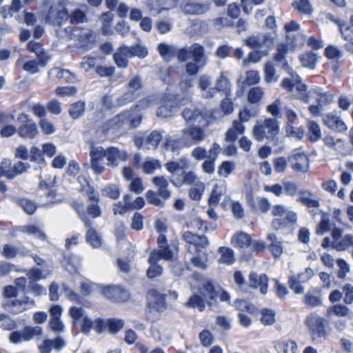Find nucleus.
<instances>
[{
	"instance_id": "nucleus-1",
	"label": "nucleus",
	"mask_w": 353,
	"mask_h": 353,
	"mask_svg": "<svg viewBox=\"0 0 353 353\" xmlns=\"http://www.w3.org/2000/svg\"><path fill=\"white\" fill-rule=\"evenodd\" d=\"M207 135L205 130L199 125H188L181 130L180 139L166 136L163 147L166 150L175 151L182 147H190L203 141Z\"/></svg>"
},
{
	"instance_id": "nucleus-2",
	"label": "nucleus",
	"mask_w": 353,
	"mask_h": 353,
	"mask_svg": "<svg viewBox=\"0 0 353 353\" xmlns=\"http://www.w3.org/2000/svg\"><path fill=\"white\" fill-rule=\"evenodd\" d=\"M125 325L124 321L118 318H97L94 320L85 318L83 322L84 329H93L97 331H120L126 328Z\"/></svg>"
},
{
	"instance_id": "nucleus-3",
	"label": "nucleus",
	"mask_w": 353,
	"mask_h": 353,
	"mask_svg": "<svg viewBox=\"0 0 353 353\" xmlns=\"http://www.w3.org/2000/svg\"><path fill=\"white\" fill-rule=\"evenodd\" d=\"M279 131L278 121L275 119H267L253 127L252 134L257 141H262L265 139H274Z\"/></svg>"
},
{
	"instance_id": "nucleus-4",
	"label": "nucleus",
	"mask_w": 353,
	"mask_h": 353,
	"mask_svg": "<svg viewBox=\"0 0 353 353\" xmlns=\"http://www.w3.org/2000/svg\"><path fill=\"white\" fill-rule=\"evenodd\" d=\"M73 207L85 227L89 228L86 233V241L94 248H100L102 245V238L94 229L91 228L92 223L85 214L83 204L76 201L73 203Z\"/></svg>"
},
{
	"instance_id": "nucleus-5",
	"label": "nucleus",
	"mask_w": 353,
	"mask_h": 353,
	"mask_svg": "<svg viewBox=\"0 0 353 353\" xmlns=\"http://www.w3.org/2000/svg\"><path fill=\"white\" fill-rule=\"evenodd\" d=\"M43 16L46 23L54 26H61L69 18L68 10L59 2L51 3Z\"/></svg>"
},
{
	"instance_id": "nucleus-6",
	"label": "nucleus",
	"mask_w": 353,
	"mask_h": 353,
	"mask_svg": "<svg viewBox=\"0 0 353 353\" xmlns=\"http://www.w3.org/2000/svg\"><path fill=\"white\" fill-rule=\"evenodd\" d=\"M190 101V97L176 100L172 96H165L157 110V116L161 118L170 117L178 111L180 106L185 105Z\"/></svg>"
},
{
	"instance_id": "nucleus-7",
	"label": "nucleus",
	"mask_w": 353,
	"mask_h": 353,
	"mask_svg": "<svg viewBox=\"0 0 353 353\" xmlns=\"http://www.w3.org/2000/svg\"><path fill=\"white\" fill-rule=\"evenodd\" d=\"M176 55L181 62L192 59L194 61L201 63V65L205 64L206 60L204 48L199 43H194L190 47L179 49L176 52Z\"/></svg>"
},
{
	"instance_id": "nucleus-8",
	"label": "nucleus",
	"mask_w": 353,
	"mask_h": 353,
	"mask_svg": "<svg viewBox=\"0 0 353 353\" xmlns=\"http://www.w3.org/2000/svg\"><path fill=\"white\" fill-rule=\"evenodd\" d=\"M180 10L186 15H203L211 9V3L197 0H183L179 5Z\"/></svg>"
},
{
	"instance_id": "nucleus-9",
	"label": "nucleus",
	"mask_w": 353,
	"mask_h": 353,
	"mask_svg": "<svg viewBox=\"0 0 353 353\" xmlns=\"http://www.w3.org/2000/svg\"><path fill=\"white\" fill-rule=\"evenodd\" d=\"M90 168L95 174H101L105 171V167L103 159L105 158V149L101 146H97L94 142L90 143Z\"/></svg>"
},
{
	"instance_id": "nucleus-10",
	"label": "nucleus",
	"mask_w": 353,
	"mask_h": 353,
	"mask_svg": "<svg viewBox=\"0 0 353 353\" xmlns=\"http://www.w3.org/2000/svg\"><path fill=\"white\" fill-rule=\"evenodd\" d=\"M64 31L71 39L77 41L82 46H86L87 44L92 43L95 40L92 30L89 28L68 26L65 28Z\"/></svg>"
},
{
	"instance_id": "nucleus-11",
	"label": "nucleus",
	"mask_w": 353,
	"mask_h": 353,
	"mask_svg": "<svg viewBox=\"0 0 353 353\" xmlns=\"http://www.w3.org/2000/svg\"><path fill=\"white\" fill-rule=\"evenodd\" d=\"M101 292L107 299L114 303L124 302L130 299L129 292L119 285L103 286Z\"/></svg>"
},
{
	"instance_id": "nucleus-12",
	"label": "nucleus",
	"mask_w": 353,
	"mask_h": 353,
	"mask_svg": "<svg viewBox=\"0 0 353 353\" xmlns=\"http://www.w3.org/2000/svg\"><path fill=\"white\" fill-rule=\"evenodd\" d=\"M288 161L292 168L297 173H305L309 170V159L301 149L294 150Z\"/></svg>"
},
{
	"instance_id": "nucleus-13",
	"label": "nucleus",
	"mask_w": 353,
	"mask_h": 353,
	"mask_svg": "<svg viewBox=\"0 0 353 353\" xmlns=\"http://www.w3.org/2000/svg\"><path fill=\"white\" fill-rule=\"evenodd\" d=\"M314 273L312 269L307 268L303 272H299L297 275H292L289 279V285L295 294H303L305 288L302 283L310 281Z\"/></svg>"
},
{
	"instance_id": "nucleus-14",
	"label": "nucleus",
	"mask_w": 353,
	"mask_h": 353,
	"mask_svg": "<svg viewBox=\"0 0 353 353\" xmlns=\"http://www.w3.org/2000/svg\"><path fill=\"white\" fill-rule=\"evenodd\" d=\"M181 116L187 125L203 124L206 121V114L195 107L185 108L181 112Z\"/></svg>"
},
{
	"instance_id": "nucleus-15",
	"label": "nucleus",
	"mask_w": 353,
	"mask_h": 353,
	"mask_svg": "<svg viewBox=\"0 0 353 353\" xmlns=\"http://www.w3.org/2000/svg\"><path fill=\"white\" fill-rule=\"evenodd\" d=\"M17 120L22 124L18 130V134L21 137L26 139H33L38 133L35 123L29 119L28 115L22 113L19 115Z\"/></svg>"
},
{
	"instance_id": "nucleus-16",
	"label": "nucleus",
	"mask_w": 353,
	"mask_h": 353,
	"mask_svg": "<svg viewBox=\"0 0 353 353\" xmlns=\"http://www.w3.org/2000/svg\"><path fill=\"white\" fill-rule=\"evenodd\" d=\"M107 165L112 168H117L121 162L125 161L128 154L125 150H119L115 147H110L105 150Z\"/></svg>"
},
{
	"instance_id": "nucleus-17",
	"label": "nucleus",
	"mask_w": 353,
	"mask_h": 353,
	"mask_svg": "<svg viewBox=\"0 0 353 353\" xmlns=\"http://www.w3.org/2000/svg\"><path fill=\"white\" fill-rule=\"evenodd\" d=\"M288 52V46L285 44L281 43L277 46L276 52L274 54L273 59L275 61L282 63L283 70L294 78L298 79V74L290 68L286 60V54Z\"/></svg>"
},
{
	"instance_id": "nucleus-18",
	"label": "nucleus",
	"mask_w": 353,
	"mask_h": 353,
	"mask_svg": "<svg viewBox=\"0 0 353 353\" xmlns=\"http://www.w3.org/2000/svg\"><path fill=\"white\" fill-rule=\"evenodd\" d=\"M221 148L217 143H214L208 150V154L205 161L201 165L203 172L212 174L214 172V162L220 153Z\"/></svg>"
},
{
	"instance_id": "nucleus-19",
	"label": "nucleus",
	"mask_w": 353,
	"mask_h": 353,
	"mask_svg": "<svg viewBox=\"0 0 353 353\" xmlns=\"http://www.w3.org/2000/svg\"><path fill=\"white\" fill-rule=\"evenodd\" d=\"M183 239L188 244L195 246L198 252L200 249L205 248L209 244L208 238L204 235H197L190 231L183 233Z\"/></svg>"
},
{
	"instance_id": "nucleus-20",
	"label": "nucleus",
	"mask_w": 353,
	"mask_h": 353,
	"mask_svg": "<svg viewBox=\"0 0 353 353\" xmlns=\"http://www.w3.org/2000/svg\"><path fill=\"white\" fill-rule=\"evenodd\" d=\"M200 181L196 174L192 171L183 172L181 176H172L170 178L171 183L177 188H180L183 185H190L192 186Z\"/></svg>"
},
{
	"instance_id": "nucleus-21",
	"label": "nucleus",
	"mask_w": 353,
	"mask_h": 353,
	"mask_svg": "<svg viewBox=\"0 0 353 353\" xmlns=\"http://www.w3.org/2000/svg\"><path fill=\"white\" fill-rule=\"evenodd\" d=\"M130 117V112H124L108 120L101 125L103 131H108L110 128H119L128 125Z\"/></svg>"
},
{
	"instance_id": "nucleus-22",
	"label": "nucleus",
	"mask_w": 353,
	"mask_h": 353,
	"mask_svg": "<svg viewBox=\"0 0 353 353\" xmlns=\"http://www.w3.org/2000/svg\"><path fill=\"white\" fill-rule=\"evenodd\" d=\"M268 282V276L264 274L259 275L255 272H251L249 275L248 286L253 289L259 288L263 294L267 293Z\"/></svg>"
},
{
	"instance_id": "nucleus-23",
	"label": "nucleus",
	"mask_w": 353,
	"mask_h": 353,
	"mask_svg": "<svg viewBox=\"0 0 353 353\" xmlns=\"http://www.w3.org/2000/svg\"><path fill=\"white\" fill-rule=\"evenodd\" d=\"M66 345L65 341L60 336H57L54 339H45L43 341L41 344L39 345V350L40 353H50L51 350L59 352Z\"/></svg>"
},
{
	"instance_id": "nucleus-24",
	"label": "nucleus",
	"mask_w": 353,
	"mask_h": 353,
	"mask_svg": "<svg viewBox=\"0 0 353 353\" xmlns=\"http://www.w3.org/2000/svg\"><path fill=\"white\" fill-rule=\"evenodd\" d=\"M229 73L223 71L217 77L215 83V92H221L225 97H230L232 83L229 80Z\"/></svg>"
},
{
	"instance_id": "nucleus-25",
	"label": "nucleus",
	"mask_w": 353,
	"mask_h": 353,
	"mask_svg": "<svg viewBox=\"0 0 353 353\" xmlns=\"http://www.w3.org/2000/svg\"><path fill=\"white\" fill-rule=\"evenodd\" d=\"M323 123L328 128L336 132H343L347 129L340 117L333 112L325 115Z\"/></svg>"
},
{
	"instance_id": "nucleus-26",
	"label": "nucleus",
	"mask_w": 353,
	"mask_h": 353,
	"mask_svg": "<svg viewBox=\"0 0 353 353\" xmlns=\"http://www.w3.org/2000/svg\"><path fill=\"white\" fill-rule=\"evenodd\" d=\"M227 185L225 181H217L212 190L210 196L208 199V205L209 206H215L216 205L221 196H223L226 193Z\"/></svg>"
},
{
	"instance_id": "nucleus-27",
	"label": "nucleus",
	"mask_w": 353,
	"mask_h": 353,
	"mask_svg": "<svg viewBox=\"0 0 353 353\" xmlns=\"http://www.w3.org/2000/svg\"><path fill=\"white\" fill-rule=\"evenodd\" d=\"M148 305L152 310L161 312L165 306V299L155 290H150L147 294Z\"/></svg>"
},
{
	"instance_id": "nucleus-28",
	"label": "nucleus",
	"mask_w": 353,
	"mask_h": 353,
	"mask_svg": "<svg viewBox=\"0 0 353 353\" xmlns=\"http://www.w3.org/2000/svg\"><path fill=\"white\" fill-rule=\"evenodd\" d=\"M198 292L210 303L217 296V293L214 290V283L209 279H205L201 282V286L198 289Z\"/></svg>"
},
{
	"instance_id": "nucleus-29",
	"label": "nucleus",
	"mask_w": 353,
	"mask_h": 353,
	"mask_svg": "<svg viewBox=\"0 0 353 353\" xmlns=\"http://www.w3.org/2000/svg\"><path fill=\"white\" fill-rule=\"evenodd\" d=\"M245 131V126L239 121H233L232 126L225 134V141L228 143H234L238 135L243 134Z\"/></svg>"
},
{
	"instance_id": "nucleus-30",
	"label": "nucleus",
	"mask_w": 353,
	"mask_h": 353,
	"mask_svg": "<svg viewBox=\"0 0 353 353\" xmlns=\"http://www.w3.org/2000/svg\"><path fill=\"white\" fill-rule=\"evenodd\" d=\"M212 84V78L208 74L200 76L199 80V88L201 91V94L206 99L212 98L215 94L214 88H210Z\"/></svg>"
},
{
	"instance_id": "nucleus-31",
	"label": "nucleus",
	"mask_w": 353,
	"mask_h": 353,
	"mask_svg": "<svg viewBox=\"0 0 353 353\" xmlns=\"http://www.w3.org/2000/svg\"><path fill=\"white\" fill-rule=\"evenodd\" d=\"M327 324L326 320L315 313L310 314L306 320V325L312 331H324Z\"/></svg>"
},
{
	"instance_id": "nucleus-32",
	"label": "nucleus",
	"mask_w": 353,
	"mask_h": 353,
	"mask_svg": "<svg viewBox=\"0 0 353 353\" xmlns=\"http://www.w3.org/2000/svg\"><path fill=\"white\" fill-rule=\"evenodd\" d=\"M267 240L269 242L268 247L270 252L275 258H279L283 252V241L273 233L267 236Z\"/></svg>"
},
{
	"instance_id": "nucleus-33",
	"label": "nucleus",
	"mask_w": 353,
	"mask_h": 353,
	"mask_svg": "<svg viewBox=\"0 0 353 353\" xmlns=\"http://www.w3.org/2000/svg\"><path fill=\"white\" fill-rule=\"evenodd\" d=\"M152 183L158 188L161 197L166 200L171 196L170 192L168 190V182L165 176H154L152 178Z\"/></svg>"
},
{
	"instance_id": "nucleus-34",
	"label": "nucleus",
	"mask_w": 353,
	"mask_h": 353,
	"mask_svg": "<svg viewBox=\"0 0 353 353\" xmlns=\"http://www.w3.org/2000/svg\"><path fill=\"white\" fill-rule=\"evenodd\" d=\"M125 45L120 46L113 54V61L116 65L120 68H126L128 65V55Z\"/></svg>"
},
{
	"instance_id": "nucleus-35",
	"label": "nucleus",
	"mask_w": 353,
	"mask_h": 353,
	"mask_svg": "<svg viewBox=\"0 0 353 353\" xmlns=\"http://www.w3.org/2000/svg\"><path fill=\"white\" fill-rule=\"evenodd\" d=\"M125 49L129 57H137L139 59H144L148 55V48L140 41L130 46H125Z\"/></svg>"
},
{
	"instance_id": "nucleus-36",
	"label": "nucleus",
	"mask_w": 353,
	"mask_h": 353,
	"mask_svg": "<svg viewBox=\"0 0 353 353\" xmlns=\"http://www.w3.org/2000/svg\"><path fill=\"white\" fill-rule=\"evenodd\" d=\"M89 200L92 203L88 206V213L93 218H97L101 216V210L97 203L99 201L98 195H97L93 190L89 187L88 190Z\"/></svg>"
},
{
	"instance_id": "nucleus-37",
	"label": "nucleus",
	"mask_w": 353,
	"mask_h": 353,
	"mask_svg": "<svg viewBox=\"0 0 353 353\" xmlns=\"http://www.w3.org/2000/svg\"><path fill=\"white\" fill-rule=\"evenodd\" d=\"M190 161L185 157L180 158L176 161H172L165 164V168L171 174L178 170H183L189 167Z\"/></svg>"
},
{
	"instance_id": "nucleus-38",
	"label": "nucleus",
	"mask_w": 353,
	"mask_h": 353,
	"mask_svg": "<svg viewBox=\"0 0 353 353\" xmlns=\"http://www.w3.org/2000/svg\"><path fill=\"white\" fill-rule=\"evenodd\" d=\"M268 38V35L265 34H258L248 37L244 40V44L250 48H259L265 45Z\"/></svg>"
},
{
	"instance_id": "nucleus-39",
	"label": "nucleus",
	"mask_w": 353,
	"mask_h": 353,
	"mask_svg": "<svg viewBox=\"0 0 353 353\" xmlns=\"http://www.w3.org/2000/svg\"><path fill=\"white\" fill-rule=\"evenodd\" d=\"M264 81L267 83L277 81L280 76L277 74L274 64L268 61L263 66Z\"/></svg>"
},
{
	"instance_id": "nucleus-40",
	"label": "nucleus",
	"mask_w": 353,
	"mask_h": 353,
	"mask_svg": "<svg viewBox=\"0 0 353 353\" xmlns=\"http://www.w3.org/2000/svg\"><path fill=\"white\" fill-rule=\"evenodd\" d=\"M173 256L172 252L169 249L168 246L159 248L158 250H154L150 254V261L156 260L159 261L160 259L170 261Z\"/></svg>"
},
{
	"instance_id": "nucleus-41",
	"label": "nucleus",
	"mask_w": 353,
	"mask_h": 353,
	"mask_svg": "<svg viewBox=\"0 0 353 353\" xmlns=\"http://www.w3.org/2000/svg\"><path fill=\"white\" fill-rule=\"evenodd\" d=\"M292 6L301 14L311 15L313 12L312 5L309 0H295L292 3Z\"/></svg>"
},
{
	"instance_id": "nucleus-42",
	"label": "nucleus",
	"mask_w": 353,
	"mask_h": 353,
	"mask_svg": "<svg viewBox=\"0 0 353 353\" xmlns=\"http://www.w3.org/2000/svg\"><path fill=\"white\" fill-rule=\"evenodd\" d=\"M64 265L66 271L70 273L76 272L80 266L79 258L74 254L66 252L64 254Z\"/></svg>"
},
{
	"instance_id": "nucleus-43",
	"label": "nucleus",
	"mask_w": 353,
	"mask_h": 353,
	"mask_svg": "<svg viewBox=\"0 0 353 353\" xmlns=\"http://www.w3.org/2000/svg\"><path fill=\"white\" fill-rule=\"evenodd\" d=\"M70 316L72 319V323L75 324L78 321L82 319V331H89L91 329H84L83 322L85 318H89L85 315V310L81 307L72 306L68 311Z\"/></svg>"
},
{
	"instance_id": "nucleus-44",
	"label": "nucleus",
	"mask_w": 353,
	"mask_h": 353,
	"mask_svg": "<svg viewBox=\"0 0 353 353\" xmlns=\"http://www.w3.org/2000/svg\"><path fill=\"white\" fill-rule=\"evenodd\" d=\"M250 236L243 232H239L236 233L232 238V245L238 248L248 247L250 244Z\"/></svg>"
},
{
	"instance_id": "nucleus-45",
	"label": "nucleus",
	"mask_w": 353,
	"mask_h": 353,
	"mask_svg": "<svg viewBox=\"0 0 353 353\" xmlns=\"http://www.w3.org/2000/svg\"><path fill=\"white\" fill-rule=\"evenodd\" d=\"M297 201L308 208H316L319 205V200L314 197L310 192H301Z\"/></svg>"
},
{
	"instance_id": "nucleus-46",
	"label": "nucleus",
	"mask_w": 353,
	"mask_h": 353,
	"mask_svg": "<svg viewBox=\"0 0 353 353\" xmlns=\"http://www.w3.org/2000/svg\"><path fill=\"white\" fill-rule=\"evenodd\" d=\"M161 168L160 161L154 158H146L141 165V169L146 174H152L156 170Z\"/></svg>"
},
{
	"instance_id": "nucleus-47",
	"label": "nucleus",
	"mask_w": 353,
	"mask_h": 353,
	"mask_svg": "<svg viewBox=\"0 0 353 353\" xmlns=\"http://www.w3.org/2000/svg\"><path fill=\"white\" fill-rule=\"evenodd\" d=\"M206 303L210 304L201 294H194L188 299L185 305L187 307H197L200 311H203L205 307Z\"/></svg>"
},
{
	"instance_id": "nucleus-48",
	"label": "nucleus",
	"mask_w": 353,
	"mask_h": 353,
	"mask_svg": "<svg viewBox=\"0 0 353 353\" xmlns=\"http://www.w3.org/2000/svg\"><path fill=\"white\" fill-rule=\"evenodd\" d=\"M42 332H11L9 339L11 343L17 344L22 341H28L35 335H39Z\"/></svg>"
},
{
	"instance_id": "nucleus-49",
	"label": "nucleus",
	"mask_w": 353,
	"mask_h": 353,
	"mask_svg": "<svg viewBox=\"0 0 353 353\" xmlns=\"http://www.w3.org/2000/svg\"><path fill=\"white\" fill-rule=\"evenodd\" d=\"M275 348L279 353H296L297 345L291 340L278 341L275 344Z\"/></svg>"
},
{
	"instance_id": "nucleus-50",
	"label": "nucleus",
	"mask_w": 353,
	"mask_h": 353,
	"mask_svg": "<svg viewBox=\"0 0 353 353\" xmlns=\"http://www.w3.org/2000/svg\"><path fill=\"white\" fill-rule=\"evenodd\" d=\"M307 127L308 129L307 136L311 141L316 142L322 138L320 126L316 122L308 121Z\"/></svg>"
},
{
	"instance_id": "nucleus-51",
	"label": "nucleus",
	"mask_w": 353,
	"mask_h": 353,
	"mask_svg": "<svg viewBox=\"0 0 353 353\" xmlns=\"http://www.w3.org/2000/svg\"><path fill=\"white\" fill-rule=\"evenodd\" d=\"M85 111V103L83 101H79L70 105L69 114L70 117L75 120L80 118Z\"/></svg>"
},
{
	"instance_id": "nucleus-52",
	"label": "nucleus",
	"mask_w": 353,
	"mask_h": 353,
	"mask_svg": "<svg viewBox=\"0 0 353 353\" xmlns=\"http://www.w3.org/2000/svg\"><path fill=\"white\" fill-rule=\"evenodd\" d=\"M19 230L25 234L32 235L35 238L45 240L46 236L39 227L33 225H23L19 228Z\"/></svg>"
},
{
	"instance_id": "nucleus-53",
	"label": "nucleus",
	"mask_w": 353,
	"mask_h": 353,
	"mask_svg": "<svg viewBox=\"0 0 353 353\" xmlns=\"http://www.w3.org/2000/svg\"><path fill=\"white\" fill-rule=\"evenodd\" d=\"M3 305L8 307V309L14 314L20 313L26 310V303L22 302L21 300L14 299L12 300H5Z\"/></svg>"
},
{
	"instance_id": "nucleus-54",
	"label": "nucleus",
	"mask_w": 353,
	"mask_h": 353,
	"mask_svg": "<svg viewBox=\"0 0 353 353\" xmlns=\"http://www.w3.org/2000/svg\"><path fill=\"white\" fill-rule=\"evenodd\" d=\"M17 65L30 74H35L39 72L40 65L35 60L24 61V58L21 57L17 61Z\"/></svg>"
},
{
	"instance_id": "nucleus-55",
	"label": "nucleus",
	"mask_w": 353,
	"mask_h": 353,
	"mask_svg": "<svg viewBox=\"0 0 353 353\" xmlns=\"http://www.w3.org/2000/svg\"><path fill=\"white\" fill-rule=\"evenodd\" d=\"M230 205L233 216L236 219H242L244 216V210L242 205L238 201H224L222 205L225 208Z\"/></svg>"
},
{
	"instance_id": "nucleus-56",
	"label": "nucleus",
	"mask_w": 353,
	"mask_h": 353,
	"mask_svg": "<svg viewBox=\"0 0 353 353\" xmlns=\"http://www.w3.org/2000/svg\"><path fill=\"white\" fill-rule=\"evenodd\" d=\"M139 97V94L138 93H135L134 91L128 89L127 91L125 92L121 97H119L116 100L115 105L123 106L127 105L132 102Z\"/></svg>"
},
{
	"instance_id": "nucleus-57",
	"label": "nucleus",
	"mask_w": 353,
	"mask_h": 353,
	"mask_svg": "<svg viewBox=\"0 0 353 353\" xmlns=\"http://www.w3.org/2000/svg\"><path fill=\"white\" fill-rule=\"evenodd\" d=\"M218 252L221 254L219 263L226 265H231L233 263L234 254L232 250L225 247H220L218 250Z\"/></svg>"
},
{
	"instance_id": "nucleus-58",
	"label": "nucleus",
	"mask_w": 353,
	"mask_h": 353,
	"mask_svg": "<svg viewBox=\"0 0 353 353\" xmlns=\"http://www.w3.org/2000/svg\"><path fill=\"white\" fill-rule=\"evenodd\" d=\"M334 247L338 251L347 250L350 247H353V235L346 234L336 244H334Z\"/></svg>"
},
{
	"instance_id": "nucleus-59",
	"label": "nucleus",
	"mask_w": 353,
	"mask_h": 353,
	"mask_svg": "<svg viewBox=\"0 0 353 353\" xmlns=\"http://www.w3.org/2000/svg\"><path fill=\"white\" fill-rule=\"evenodd\" d=\"M205 190V184L200 181L191 186L189 190V196L194 201H199Z\"/></svg>"
},
{
	"instance_id": "nucleus-60",
	"label": "nucleus",
	"mask_w": 353,
	"mask_h": 353,
	"mask_svg": "<svg viewBox=\"0 0 353 353\" xmlns=\"http://www.w3.org/2000/svg\"><path fill=\"white\" fill-rule=\"evenodd\" d=\"M163 134L160 131L154 130L152 131L146 138L145 143L148 144V149H156L162 140Z\"/></svg>"
},
{
	"instance_id": "nucleus-61",
	"label": "nucleus",
	"mask_w": 353,
	"mask_h": 353,
	"mask_svg": "<svg viewBox=\"0 0 353 353\" xmlns=\"http://www.w3.org/2000/svg\"><path fill=\"white\" fill-rule=\"evenodd\" d=\"M70 22L72 24L82 23L87 21V17L85 11L76 8L69 14Z\"/></svg>"
},
{
	"instance_id": "nucleus-62",
	"label": "nucleus",
	"mask_w": 353,
	"mask_h": 353,
	"mask_svg": "<svg viewBox=\"0 0 353 353\" xmlns=\"http://www.w3.org/2000/svg\"><path fill=\"white\" fill-rule=\"evenodd\" d=\"M54 71L56 72V76L58 79L63 80L67 83H73L77 81L76 75L68 70L55 68Z\"/></svg>"
},
{
	"instance_id": "nucleus-63",
	"label": "nucleus",
	"mask_w": 353,
	"mask_h": 353,
	"mask_svg": "<svg viewBox=\"0 0 353 353\" xmlns=\"http://www.w3.org/2000/svg\"><path fill=\"white\" fill-rule=\"evenodd\" d=\"M21 8V0H12L9 6H4L1 9V14L3 18L11 17L14 12H17Z\"/></svg>"
},
{
	"instance_id": "nucleus-64",
	"label": "nucleus",
	"mask_w": 353,
	"mask_h": 353,
	"mask_svg": "<svg viewBox=\"0 0 353 353\" xmlns=\"http://www.w3.org/2000/svg\"><path fill=\"white\" fill-rule=\"evenodd\" d=\"M301 62L303 66L314 69L316 67V54L312 52H308L300 57Z\"/></svg>"
}]
</instances>
